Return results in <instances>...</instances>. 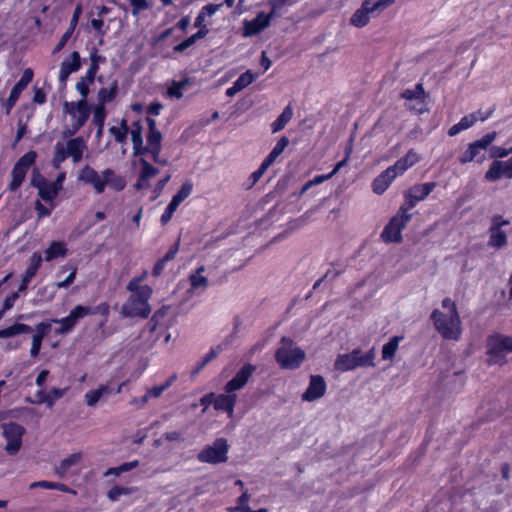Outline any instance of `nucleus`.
<instances>
[{
    "instance_id": "f257e3e1",
    "label": "nucleus",
    "mask_w": 512,
    "mask_h": 512,
    "mask_svg": "<svg viewBox=\"0 0 512 512\" xmlns=\"http://www.w3.org/2000/svg\"><path fill=\"white\" fill-rule=\"evenodd\" d=\"M441 305L445 311L435 309L431 314L435 329L444 339L459 340L462 328L456 303L450 298H445Z\"/></svg>"
},
{
    "instance_id": "f03ea898",
    "label": "nucleus",
    "mask_w": 512,
    "mask_h": 512,
    "mask_svg": "<svg viewBox=\"0 0 512 512\" xmlns=\"http://www.w3.org/2000/svg\"><path fill=\"white\" fill-rule=\"evenodd\" d=\"M78 179L84 184L91 185L98 194L103 193L106 186L120 192L125 189L127 184L125 178L116 174L113 169H104L100 176L99 173L89 165H85L80 169Z\"/></svg>"
},
{
    "instance_id": "7ed1b4c3",
    "label": "nucleus",
    "mask_w": 512,
    "mask_h": 512,
    "mask_svg": "<svg viewBox=\"0 0 512 512\" xmlns=\"http://www.w3.org/2000/svg\"><path fill=\"white\" fill-rule=\"evenodd\" d=\"M127 304L122 306L121 312L125 317H140L146 319L151 313L149 299L153 289L149 285H140L138 289L130 291Z\"/></svg>"
},
{
    "instance_id": "20e7f679",
    "label": "nucleus",
    "mask_w": 512,
    "mask_h": 512,
    "mask_svg": "<svg viewBox=\"0 0 512 512\" xmlns=\"http://www.w3.org/2000/svg\"><path fill=\"white\" fill-rule=\"evenodd\" d=\"M306 353L289 337H282L280 346L275 353V359L282 369L295 370L301 366Z\"/></svg>"
},
{
    "instance_id": "39448f33",
    "label": "nucleus",
    "mask_w": 512,
    "mask_h": 512,
    "mask_svg": "<svg viewBox=\"0 0 512 512\" xmlns=\"http://www.w3.org/2000/svg\"><path fill=\"white\" fill-rule=\"evenodd\" d=\"M375 349L362 354L360 349H354L350 353L339 354L334 362V368L340 372H347L357 367H374Z\"/></svg>"
},
{
    "instance_id": "423d86ee",
    "label": "nucleus",
    "mask_w": 512,
    "mask_h": 512,
    "mask_svg": "<svg viewBox=\"0 0 512 512\" xmlns=\"http://www.w3.org/2000/svg\"><path fill=\"white\" fill-rule=\"evenodd\" d=\"M63 110L70 115L72 120L71 127L65 132V135L72 136L86 124L91 115L92 106L87 100L66 101L63 104Z\"/></svg>"
},
{
    "instance_id": "0eeeda50",
    "label": "nucleus",
    "mask_w": 512,
    "mask_h": 512,
    "mask_svg": "<svg viewBox=\"0 0 512 512\" xmlns=\"http://www.w3.org/2000/svg\"><path fill=\"white\" fill-rule=\"evenodd\" d=\"M512 353V337L495 334L487 339V355L489 365H503L506 355Z\"/></svg>"
},
{
    "instance_id": "6e6552de",
    "label": "nucleus",
    "mask_w": 512,
    "mask_h": 512,
    "mask_svg": "<svg viewBox=\"0 0 512 512\" xmlns=\"http://www.w3.org/2000/svg\"><path fill=\"white\" fill-rule=\"evenodd\" d=\"M393 3L394 0H365L352 15L350 23L358 28L364 27L368 24L371 16L378 14Z\"/></svg>"
},
{
    "instance_id": "1a4fd4ad",
    "label": "nucleus",
    "mask_w": 512,
    "mask_h": 512,
    "mask_svg": "<svg viewBox=\"0 0 512 512\" xmlns=\"http://www.w3.org/2000/svg\"><path fill=\"white\" fill-rule=\"evenodd\" d=\"M37 153L34 150L26 152L14 164L11 171V181L8 185V190L11 192L17 191L25 180L27 172L31 166L36 162Z\"/></svg>"
},
{
    "instance_id": "9d476101",
    "label": "nucleus",
    "mask_w": 512,
    "mask_h": 512,
    "mask_svg": "<svg viewBox=\"0 0 512 512\" xmlns=\"http://www.w3.org/2000/svg\"><path fill=\"white\" fill-rule=\"evenodd\" d=\"M229 445L225 438H217L212 445L205 446L197 455L201 463L219 464L228 459Z\"/></svg>"
},
{
    "instance_id": "9b49d317",
    "label": "nucleus",
    "mask_w": 512,
    "mask_h": 512,
    "mask_svg": "<svg viewBox=\"0 0 512 512\" xmlns=\"http://www.w3.org/2000/svg\"><path fill=\"white\" fill-rule=\"evenodd\" d=\"M412 219L411 213H403L399 208L398 213L389 221L384 227L381 238L387 243H399L402 240V230L406 227L407 223Z\"/></svg>"
},
{
    "instance_id": "f8f14e48",
    "label": "nucleus",
    "mask_w": 512,
    "mask_h": 512,
    "mask_svg": "<svg viewBox=\"0 0 512 512\" xmlns=\"http://www.w3.org/2000/svg\"><path fill=\"white\" fill-rule=\"evenodd\" d=\"M510 224L509 220L504 219L500 215H495L491 219V225L488 228V241L487 246L500 250L503 249L508 244V235L503 230L504 226H508Z\"/></svg>"
},
{
    "instance_id": "ddd939ff",
    "label": "nucleus",
    "mask_w": 512,
    "mask_h": 512,
    "mask_svg": "<svg viewBox=\"0 0 512 512\" xmlns=\"http://www.w3.org/2000/svg\"><path fill=\"white\" fill-rule=\"evenodd\" d=\"M435 182H426L423 184H415L404 192V203L401 205L403 213H409L420 201L425 200L428 195L435 189Z\"/></svg>"
},
{
    "instance_id": "4468645a",
    "label": "nucleus",
    "mask_w": 512,
    "mask_h": 512,
    "mask_svg": "<svg viewBox=\"0 0 512 512\" xmlns=\"http://www.w3.org/2000/svg\"><path fill=\"white\" fill-rule=\"evenodd\" d=\"M25 432V428L16 422L3 425V436L7 441L5 450L9 455H15L19 452Z\"/></svg>"
},
{
    "instance_id": "2eb2a0df",
    "label": "nucleus",
    "mask_w": 512,
    "mask_h": 512,
    "mask_svg": "<svg viewBox=\"0 0 512 512\" xmlns=\"http://www.w3.org/2000/svg\"><path fill=\"white\" fill-rule=\"evenodd\" d=\"M33 77H34V72L31 68H26L23 71L21 78L12 87L9 97L7 98L6 102L4 103L6 114H9L11 112L12 108L16 105L21 93L26 89L28 84L33 80Z\"/></svg>"
},
{
    "instance_id": "dca6fc26",
    "label": "nucleus",
    "mask_w": 512,
    "mask_h": 512,
    "mask_svg": "<svg viewBox=\"0 0 512 512\" xmlns=\"http://www.w3.org/2000/svg\"><path fill=\"white\" fill-rule=\"evenodd\" d=\"M85 316H88V310H85L83 305H77L70 311L68 316L60 319H52L51 322L60 324V327L55 330V333L63 335L72 331L77 321Z\"/></svg>"
},
{
    "instance_id": "f3484780",
    "label": "nucleus",
    "mask_w": 512,
    "mask_h": 512,
    "mask_svg": "<svg viewBox=\"0 0 512 512\" xmlns=\"http://www.w3.org/2000/svg\"><path fill=\"white\" fill-rule=\"evenodd\" d=\"M161 143L162 133L159 130L148 132L147 144L144 145L143 156L146 154H150L154 163L166 165L168 163V160L160 156L162 149Z\"/></svg>"
},
{
    "instance_id": "a211bd4d",
    "label": "nucleus",
    "mask_w": 512,
    "mask_h": 512,
    "mask_svg": "<svg viewBox=\"0 0 512 512\" xmlns=\"http://www.w3.org/2000/svg\"><path fill=\"white\" fill-rule=\"evenodd\" d=\"M326 382L320 375H311L309 385L302 395V400L307 402L321 398L326 392Z\"/></svg>"
},
{
    "instance_id": "6ab92c4d",
    "label": "nucleus",
    "mask_w": 512,
    "mask_h": 512,
    "mask_svg": "<svg viewBox=\"0 0 512 512\" xmlns=\"http://www.w3.org/2000/svg\"><path fill=\"white\" fill-rule=\"evenodd\" d=\"M255 366L252 364H245L236 375L226 383L224 390L226 393H234L237 390L242 389L251 377Z\"/></svg>"
},
{
    "instance_id": "aec40b11",
    "label": "nucleus",
    "mask_w": 512,
    "mask_h": 512,
    "mask_svg": "<svg viewBox=\"0 0 512 512\" xmlns=\"http://www.w3.org/2000/svg\"><path fill=\"white\" fill-rule=\"evenodd\" d=\"M43 262L42 255L39 252H34L30 259L29 264L22 275L21 283L19 285V292H25L31 282V280L35 277L37 274L39 268L41 267V264Z\"/></svg>"
},
{
    "instance_id": "412c9836",
    "label": "nucleus",
    "mask_w": 512,
    "mask_h": 512,
    "mask_svg": "<svg viewBox=\"0 0 512 512\" xmlns=\"http://www.w3.org/2000/svg\"><path fill=\"white\" fill-rule=\"evenodd\" d=\"M502 177L512 178V157L506 161L495 160L485 173L488 181H496Z\"/></svg>"
},
{
    "instance_id": "4be33fe9",
    "label": "nucleus",
    "mask_w": 512,
    "mask_h": 512,
    "mask_svg": "<svg viewBox=\"0 0 512 512\" xmlns=\"http://www.w3.org/2000/svg\"><path fill=\"white\" fill-rule=\"evenodd\" d=\"M139 164L141 166V170L138 180L134 184V188L137 190H143L150 187L149 179L155 177L159 173V169L154 167L144 158L139 159Z\"/></svg>"
},
{
    "instance_id": "5701e85b",
    "label": "nucleus",
    "mask_w": 512,
    "mask_h": 512,
    "mask_svg": "<svg viewBox=\"0 0 512 512\" xmlns=\"http://www.w3.org/2000/svg\"><path fill=\"white\" fill-rule=\"evenodd\" d=\"M421 160V156L414 150L410 149L403 157L395 162L394 165L390 166L395 172V176L403 175L409 168L417 164Z\"/></svg>"
},
{
    "instance_id": "b1692460",
    "label": "nucleus",
    "mask_w": 512,
    "mask_h": 512,
    "mask_svg": "<svg viewBox=\"0 0 512 512\" xmlns=\"http://www.w3.org/2000/svg\"><path fill=\"white\" fill-rule=\"evenodd\" d=\"M289 3V0H270L271 10L266 15L264 13H258V33L265 29L273 17H279L281 15V9Z\"/></svg>"
},
{
    "instance_id": "393cba45",
    "label": "nucleus",
    "mask_w": 512,
    "mask_h": 512,
    "mask_svg": "<svg viewBox=\"0 0 512 512\" xmlns=\"http://www.w3.org/2000/svg\"><path fill=\"white\" fill-rule=\"evenodd\" d=\"M65 148L72 161L74 163H78L82 160L84 151L87 149V145L83 137L78 136L68 140Z\"/></svg>"
},
{
    "instance_id": "a878e982",
    "label": "nucleus",
    "mask_w": 512,
    "mask_h": 512,
    "mask_svg": "<svg viewBox=\"0 0 512 512\" xmlns=\"http://www.w3.org/2000/svg\"><path fill=\"white\" fill-rule=\"evenodd\" d=\"M179 248L180 238H178V240L168 249V251L165 253L163 257L159 258L156 261L151 272L153 277L157 278L163 273V271L166 268L167 262L175 259L177 253L179 252Z\"/></svg>"
},
{
    "instance_id": "bb28decb",
    "label": "nucleus",
    "mask_w": 512,
    "mask_h": 512,
    "mask_svg": "<svg viewBox=\"0 0 512 512\" xmlns=\"http://www.w3.org/2000/svg\"><path fill=\"white\" fill-rule=\"evenodd\" d=\"M237 402V395L234 393H225L215 395L214 409L223 411L232 416Z\"/></svg>"
},
{
    "instance_id": "cd10ccee",
    "label": "nucleus",
    "mask_w": 512,
    "mask_h": 512,
    "mask_svg": "<svg viewBox=\"0 0 512 512\" xmlns=\"http://www.w3.org/2000/svg\"><path fill=\"white\" fill-rule=\"evenodd\" d=\"M119 93V84L114 79L109 87H101L97 92V103L95 105L105 107L106 104L114 101Z\"/></svg>"
},
{
    "instance_id": "c85d7f7f",
    "label": "nucleus",
    "mask_w": 512,
    "mask_h": 512,
    "mask_svg": "<svg viewBox=\"0 0 512 512\" xmlns=\"http://www.w3.org/2000/svg\"><path fill=\"white\" fill-rule=\"evenodd\" d=\"M396 178L395 172L389 167L377 176L372 183L373 192L380 195L384 193Z\"/></svg>"
},
{
    "instance_id": "c756f323",
    "label": "nucleus",
    "mask_w": 512,
    "mask_h": 512,
    "mask_svg": "<svg viewBox=\"0 0 512 512\" xmlns=\"http://www.w3.org/2000/svg\"><path fill=\"white\" fill-rule=\"evenodd\" d=\"M68 248L66 243L62 241H52L44 251L43 260L51 262L57 258H63L67 255Z\"/></svg>"
},
{
    "instance_id": "7c9ffc66",
    "label": "nucleus",
    "mask_w": 512,
    "mask_h": 512,
    "mask_svg": "<svg viewBox=\"0 0 512 512\" xmlns=\"http://www.w3.org/2000/svg\"><path fill=\"white\" fill-rule=\"evenodd\" d=\"M111 393V389L107 384H101L97 389L86 392L84 399L89 407H94L104 397Z\"/></svg>"
},
{
    "instance_id": "2f4dec72",
    "label": "nucleus",
    "mask_w": 512,
    "mask_h": 512,
    "mask_svg": "<svg viewBox=\"0 0 512 512\" xmlns=\"http://www.w3.org/2000/svg\"><path fill=\"white\" fill-rule=\"evenodd\" d=\"M293 117V108L289 104L287 105L282 113L278 116V118L271 123V131L272 133H277L285 128V126L290 122Z\"/></svg>"
},
{
    "instance_id": "473e14b6",
    "label": "nucleus",
    "mask_w": 512,
    "mask_h": 512,
    "mask_svg": "<svg viewBox=\"0 0 512 512\" xmlns=\"http://www.w3.org/2000/svg\"><path fill=\"white\" fill-rule=\"evenodd\" d=\"M109 133L114 137L116 143L123 145L127 144V135L129 133V126L126 119H122L120 126H111Z\"/></svg>"
},
{
    "instance_id": "72a5a7b5",
    "label": "nucleus",
    "mask_w": 512,
    "mask_h": 512,
    "mask_svg": "<svg viewBox=\"0 0 512 512\" xmlns=\"http://www.w3.org/2000/svg\"><path fill=\"white\" fill-rule=\"evenodd\" d=\"M32 327L24 323H14L13 325L0 330V338H10L16 335L31 333Z\"/></svg>"
},
{
    "instance_id": "f704fd0d",
    "label": "nucleus",
    "mask_w": 512,
    "mask_h": 512,
    "mask_svg": "<svg viewBox=\"0 0 512 512\" xmlns=\"http://www.w3.org/2000/svg\"><path fill=\"white\" fill-rule=\"evenodd\" d=\"M403 340V336L392 337L382 348V359L392 360L399 347V343Z\"/></svg>"
},
{
    "instance_id": "c9c22d12",
    "label": "nucleus",
    "mask_w": 512,
    "mask_h": 512,
    "mask_svg": "<svg viewBox=\"0 0 512 512\" xmlns=\"http://www.w3.org/2000/svg\"><path fill=\"white\" fill-rule=\"evenodd\" d=\"M80 459H81L80 453H73V454L69 455L68 457H66L59 463V465L55 469V473L59 477H64V475L67 473L69 468L71 466L77 464L80 461Z\"/></svg>"
},
{
    "instance_id": "e433bc0d",
    "label": "nucleus",
    "mask_w": 512,
    "mask_h": 512,
    "mask_svg": "<svg viewBox=\"0 0 512 512\" xmlns=\"http://www.w3.org/2000/svg\"><path fill=\"white\" fill-rule=\"evenodd\" d=\"M71 60L65 59L62 63L60 68L63 69L65 72L72 74L74 72H77L81 68V57L80 54L77 51H73L71 53Z\"/></svg>"
},
{
    "instance_id": "4c0bfd02",
    "label": "nucleus",
    "mask_w": 512,
    "mask_h": 512,
    "mask_svg": "<svg viewBox=\"0 0 512 512\" xmlns=\"http://www.w3.org/2000/svg\"><path fill=\"white\" fill-rule=\"evenodd\" d=\"M176 379V376L173 375L171 378H169L164 384L157 385L152 388H150L146 394L143 396L142 401L143 403L147 402L149 398H157L162 395V393L172 384V382Z\"/></svg>"
},
{
    "instance_id": "58836bf2",
    "label": "nucleus",
    "mask_w": 512,
    "mask_h": 512,
    "mask_svg": "<svg viewBox=\"0 0 512 512\" xmlns=\"http://www.w3.org/2000/svg\"><path fill=\"white\" fill-rule=\"evenodd\" d=\"M193 191V183L190 180L185 181L180 189L177 191L175 195L172 197V201L176 204L180 205L184 200H186Z\"/></svg>"
},
{
    "instance_id": "ea45409f",
    "label": "nucleus",
    "mask_w": 512,
    "mask_h": 512,
    "mask_svg": "<svg viewBox=\"0 0 512 512\" xmlns=\"http://www.w3.org/2000/svg\"><path fill=\"white\" fill-rule=\"evenodd\" d=\"M85 310H88V315L100 314L104 319L101 322V326L104 325L110 314V306L107 302H102L95 307L83 306Z\"/></svg>"
},
{
    "instance_id": "a19ab883",
    "label": "nucleus",
    "mask_w": 512,
    "mask_h": 512,
    "mask_svg": "<svg viewBox=\"0 0 512 512\" xmlns=\"http://www.w3.org/2000/svg\"><path fill=\"white\" fill-rule=\"evenodd\" d=\"M39 196L46 202H52L58 195V188L55 184L47 182L43 187H39Z\"/></svg>"
},
{
    "instance_id": "79ce46f5",
    "label": "nucleus",
    "mask_w": 512,
    "mask_h": 512,
    "mask_svg": "<svg viewBox=\"0 0 512 512\" xmlns=\"http://www.w3.org/2000/svg\"><path fill=\"white\" fill-rule=\"evenodd\" d=\"M204 271H205V267L200 266L199 268H197L195 274L190 275L189 280H190V285H191L192 289L195 290V289H198L199 287H203V288L207 287L208 279L201 275V273H203Z\"/></svg>"
},
{
    "instance_id": "37998d69",
    "label": "nucleus",
    "mask_w": 512,
    "mask_h": 512,
    "mask_svg": "<svg viewBox=\"0 0 512 512\" xmlns=\"http://www.w3.org/2000/svg\"><path fill=\"white\" fill-rule=\"evenodd\" d=\"M68 387L65 388H51L49 392H47V407L52 408L55 402L61 399L68 391Z\"/></svg>"
},
{
    "instance_id": "c03bdc74",
    "label": "nucleus",
    "mask_w": 512,
    "mask_h": 512,
    "mask_svg": "<svg viewBox=\"0 0 512 512\" xmlns=\"http://www.w3.org/2000/svg\"><path fill=\"white\" fill-rule=\"evenodd\" d=\"M131 141L133 144V155L143 156L144 144H143V136L142 132H130Z\"/></svg>"
},
{
    "instance_id": "a18cd8bd",
    "label": "nucleus",
    "mask_w": 512,
    "mask_h": 512,
    "mask_svg": "<svg viewBox=\"0 0 512 512\" xmlns=\"http://www.w3.org/2000/svg\"><path fill=\"white\" fill-rule=\"evenodd\" d=\"M93 118L92 122L95 126H104L107 117L106 107L94 105L92 106Z\"/></svg>"
},
{
    "instance_id": "49530a36",
    "label": "nucleus",
    "mask_w": 512,
    "mask_h": 512,
    "mask_svg": "<svg viewBox=\"0 0 512 512\" xmlns=\"http://www.w3.org/2000/svg\"><path fill=\"white\" fill-rule=\"evenodd\" d=\"M67 158H69L65 146L58 142L55 146L54 156H53V166L59 167V165L64 162Z\"/></svg>"
},
{
    "instance_id": "de8ad7c7",
    "label": "nucleus",
    "mask_w": 512,
    "mask_h": 512,
    "mask_svg": "<svg viewBox=\"0 0 512 512\" xmlns=\"http://www.w3.org/2000/svg\"><path fill=\"white\" fill-rule=\"evenodd\" d=\"M67 158H69L65 146L58 142L55 146L54 156H53V166L59 167V165L64 162Z\"/></svg>"
},
{
    "instance_id": "09e8293b",
    "label": "nucleus",
    "mask_w": 512,
    "mask_h": 512,
    "mask_svg": "<svg viewBox=\"0 0 512 512\" xmlns=\"http://www.w3.org/2000/svg\"><path fill=\"white\" fill-rule=\"evenodd\" d=\"M249 496L246 492L242 493L238 498V504L234 507H228V512H256L250 511L248 507Z\"/></svg>"
},
{
    "instance_id": "8fccbe9b",
    "label": "nucleus",
    "mask_w": 512,
    "mask_h": 512,
    "mask_svg": "<svg viewBox=\"0 0 512 512\" xmlns=\"http://www.w3.org/2000/svg\"><path fill=\"white\" fill-rule=\"evenodd\" d=\"M480 154L478 148L472 143L468 145L466 151L460 156L459 161L462 164H466L476 159V157Z\"/></svg>"
},
{
    "instance_id": "3c124183",
    "label": "nucleus",
    "mask_w": 512,
    "mask_h": 512,
    "mask_svg": "<svg viewBox=\"0 0 512 512\" xmlns=\"http://www.w3.org/2000/svg\"><path fill=\"white\" fill-rule=\"evenodd\" d=\"M187 84V80L174 81L168 88L167 93L170 97L180 99L183 97V89Z\"/></svg>"
},
{
    "instance_id": "603ef678",
    "label": "nucleus",
    "mask_w": 512,
    "mask_h": 512,
    "mask_svg": "<svg viewBox=\"0 0 512 512\" xmlns=\"http://www.w3.org/2000/svg\"><path fill=\"white\" fill-rule=\"evenodd\" d=\"M253 74L251 71H246L245 73H242L236 81H234L233 85L239 90V92L247 87L249 84L253 81Z\"/></svg>"
},
{
    "instance_id": "864d4df0",
    "label": "nucleus",
    "mask_w": 512,
    "mask_h": 512,
    "mask_svg": "<svg viewBox=\"0 0 512 512\" xmlns=\"http://www.w3.org/2000/svg\"><path fill=\"white\" fill-rule=\"evenodd\" d=\"M178 207L179 205L173 202L172 200L169 202V204L167 205V207L165 208L164 212L160 217V222L163 226L169 223Z\"/></svg>"
},
{
    "instance_id": "5fc2aeb1",
    "label": "nucleus",
    "mask_w": 512,
    "mask_h": 512,
    "mask_svg": "<svg viewBox=\"0 0 512 512\" xmlns=\"http://www.w3.org/2000/svg\"><path fill=\"white\" fill-rule=\"evenodd\" d=\"M424 94V89L421 84H417L414 89H407L402 93V97L406 100L421 99Z\"/></svg>"
},
{
    "instance_id": "6e6d98bb",
    "label": "nucleus",
    "mask_w": 512,
    "mask_h": 512,
    "mask_svg": "<svg viewBox=\"0 0 512 512\" xmlns=\"http://www.w3.org/2000/svg\"><path fill=\"white\" fill-rule=\"evenodd\" d=\"M495 138H496V132L487 133L481 139L474 141L473 144L481 152L483 150H486L487 147L495 140Z\"/></svg>"
},
{
    "instance_id": "4d7b16f0",
    "label": "nucleus",
    "mask_w": 512,
    "mask_h": 512,
    "mask_svg": "<svg viewBox=\"0 0 512 512\" xmlns=\"http://www.w3.org/2000/svg\"><path fill=\"white\" fill-rule=\"evenodd\" d=\"M51 330V321H42L35 327L33 336L44 339Z\"/></svg>"
},
{
    "instance_id": "13d9d810",
    "label": "nucleus",
    "mask_w": 512,
    "mask_h": 512,
    "mask_svg": "<svg viewBox=\"0 0 512 512\" xmlns=\"http://www.w3.org/2000/svg\"><path fill=\"white\" fill-rule=\"evenodd\" d=\"M148 277V271L144 269L139 275L134 276L127 284V291H133L138 289V286L141 285L143 281H145Z\"/></svg>"
},
{
    "instance_id": "bf43d9fd",
    "label": "nucleus",
    "mask_w": 512,
    "mask_h": 512,
    "mask_svg": "<svg viewBox=\"0 0 512 512\" xmlns=\"http://www.w3.org/2000/svg\"><path fill=\"white\" fill-rule=\"evenodd\" d=\"M129 494V489L115 485L107 493V497L110 501H117L120 496Z\"/></svg>"
},
{
    "instance_id": "052dcab7",
    "label": "nucleus",
    "mask_w": 512,
    "mask_h": 512,
    "mask_svg": "<svg viewBox=\"0 0 512 512\" xmlns=\"http://www.w3.org/2000/svg\"><path fill=\"white\" fill-rule=\"evenodd\" d=\"M129 2L132 7L133 16H138L141 11L149 8L148 0H129Z\"/></svg>"
},
{
    "instance_id": "680f3d73",
    "label": "nucleus",
    "mask_w": 512,
    "mask_h": 512,
    "mask_svg": "<svg viewBox=\"0 0 512 512\" xmlns=\"http://www.w3.org/2000/svg\"><path fill=\"white\" fill-rule=\"evenodd\" d=\"M21 292L16 291V292H13L11 294H9L3 301V306H2V309L1 311H3V313H5L6 311L10 310L11 308H13L16 300L19 298V294Z\"/></svg>"
},
{
    "instance_id": "e2e57ef3",
    "label": "nucleus",
    "mask_w": 512,
    "mask_h": 512,
    "mask_svg": "<svg viewBox=\"0 0 512 512\" xmlns=\"http://www.w3.org/2000/svg\"><path fill=\"white\" fill-rule=\"evenodd\" d=\"M89 84L90 83H88L85 79H82V78L76 83L75 88L81 95L80 100H87V97L90 92Z\"/></svg>"
},
{
    "instance_id": "0e129e2a",
    "label": "nucleus",
    "mask_w": 512,
    "mask_h": 512,
    "mask_svg": "<svg viewBox=\"0 0 512 512\" xmlns=\"http://www.w3.org/2000/svg\"><path fill=\"white\" fill-rule=\"evenodd\" d=\"M289 139L288 137L286 136H282L278 142L276 143V145L273 147V149L271 150V153H273V156L276 155V156H280L282 154V152L284 151V149L289 145Z\"/></svg>"
},
{
    "instance_id": "69168bd1",
    "label": "nucleus",
    "mask_w": 512,
    "mask_h": 512,
    "mask_svg": "<svg viewBox=\"0 0 512 512\" xmlns=\"http://www.w3.org/2000/svg\"><path fill=\"white\" fill-rule=\"evenodd\" d=\"M196 41H197L196 38L193 35H191V36L187 37L186 39H184L179 44L175 45L173 49H174L175 52L182 53L186 49L191 47L193 44H195Z\"/></svg>"
},
{
    "instance_id": "338daca9",
    "label": "nucleus",
    "mask_w": 512,
    "mask_h": 512,
    "mask_svg": "<svg viewBox=\"0 0 512 512\" xmlns=\"http://www.w3.org/2000/svg\"><path fill=\"white\" fill-rule=\"evenodd\" d=\"M277 158L278 156H273V153H269V155L263 160L260 167L258 168V178H260V176L268 169L269 166L275 162Z\"/></svg>"
},
{
    "instance_id": "774afa93",
    "label": "nucleus",
    "mask_w": 512,
    "mask_h": 512,
    "mask_svg": "<svg viewBox=\"0 0 512 512\" xmlns=\"http://www.w3.org/2000/svg\"><path fill=\"white\" fill-rule=\"evenodd\" d=\"M106 62V57L99 55L98 49L96 47H92L90 51V64L95 65L99 68L101 63Z\"/></svg>"
}]
</instances>
